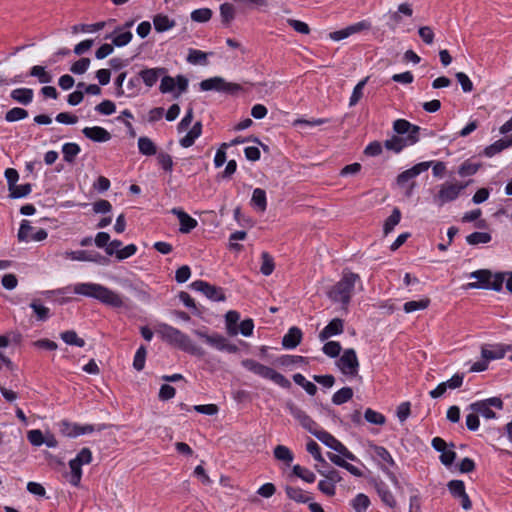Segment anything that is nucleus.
Returning <instances> with one entry per match:
<instances>
[{
  "label": "nucleus",
  "instance_id": "nucleus-1",
  "mask_svg": "<svg viewBox=\"0 0 512 512\" xmlns=\"http://www.w3.org/2000/svg\"><path fill=\"white\" fill-rule=\"evenodd\" d=\"M156 333L162 341L194 356H204V350L197 346L190 337L169 324L160 323L156 327Z\"/></svg>",
  "mask_w": 512,
  "mask_h": 512
},
{
  "label": "nucleus",
  "instance_id": "nucleus-2",
  "mask_svg": "<svg viewBox=\"0 0 512 512\" xmlns=\"http://www.w3.org/2000/svg\"><path fill=\"white\" fill-rule=\"evenodd\" d=\"M73 292L78 295L94 298L113 308H121L124 306V298L122 295L98 283H76L73 286Z\"/></svg>",
  "mask_w": 512,
  "mask_h": 512
},
{
  "label": "nucleus",
  "instance_id": "nucleus-3",
  "mask_svg": "<svg viewBox=\"0 0 512 512\" xmlns=\"http://www.w3.org/2000/svg\"><path fill=\"white\" fill-rule=\"evenodd\" d=\"M359 280L358 274L344 272L342 278L329 290L328 297L333 302L341 303L343 307H347L351 301L355 284Z\"/></svg>",
  "mask_w": 512,
  "mask_h": 512
},
{
  "label": "nucleus",
  "instance_id": "nucleus-4",
  "mask_svg": "<svg viewBox=\"0 0 512 512\" xmlns=\"http://www.w3.org/2000/svg\"><path fill=\"white\" fill-rule=\"evenodd\" d=\"M242 366L255 375L271 380L282 388L289 389L291 387V382L284 375L254 359L243 360Z\"/></svg>",
  "mask_w": 512,
  "mask_h": 512
},
{
  "label": "nucleus",
  "instance_id": "nucleus-5",
  "mask_svg": "<svg viewBox=\"0 0 512 512\" xmlns=\"http://www.w3.org/2000/svg\"><path fill=\"white\" fill-rule=\"evenodd\" d=\"M60 432L67 437L75 438L80 435L90 434L94 431H102L106 428L105 424H99L97 426L91 424L81 425L78 423H72L67 420H62L58 424Z\"/></svg>",
  "mask_w": 512,
  "mask_h": 512
},
{
  "label": "nucleus",
  "instance_id": "nucleus-6",
  "mask_svg": "<svg viewBox=\"0 0 512 512\" xmlns=\"http://www.w3.org/2000/svg\"><path fill=\"white\" fill-rule=\"evenodd\" d=\"M467 184L462 183H444L440 185L439 191L433 197V202L442 207L446 203L455 201Z\"/></svg>",
  "mask_w": 512,
  "mask_h": 512
},
{
  "label": "nucleus",
  "instance_id": "nucleus-7",
  "mask_svg": "<svg viewBox=\"0 0 512 512\" xmlns=\"http://www.w3.org/2000/svg\"><path fill=\"white\" fill-rule=\"evenodd\" d=\"M200 89L202 91H217L227 94H235L239 92L242 87L240 84L227 82L224 78L215 76L200 82Z\"/></svg>",
  "mask_w": 512,
  "mask_h": 512
},
{
  "label": "nucleus",
  "instance_id": "nucleus-8",
  "mask_svg": "<svg viewBox=\"0 0 512 512\" xmlns=\"http://www.w3.org/2000/svg\"><path fill=\"white\" fill-rule=\"evenodd\" d=\"M337 366L347 377H355L359 372V360L353 348L345 349L337 361Z\"/></svg>",
  "mask_w": 512,
  "mask_h": 512
},
{
  "label": "nucleus",
  "instance_id": "nucleus-9",
  "mask_svg": "<svg viewBox=\"0 0 512 512\" xmlns=\"http://www.w3.org/2000/svg\"><path fill=\"white\" fill-rule=\"evenodd\" d=\"M492 407L501 410L503 408V401L501 398L491 397L473 402L469 405L470 410L481 414L486 419H494L496 417V413L491 409Z\"/></svg>",
  "mask_w": 512,
  "mask_h": 512
},
{
  "label": "nucleus",
  "instance_id": "nucleus-10",
  "mask_svg": "<svg viewBox=\"0 0 512 512\" xmlns=\"http://www.w3.org/2000/svg\"><path fill=\"white\" fill-rule=\"evenodd\" d=\"M194 334L219 351L235 352L237 349L235 345L229 344L227 339L218 333L209 335L206 329H197L194 330Z\"/></svg>",
  "mask_w": 512,
  "mask_h": 512
},
{
  "label": "nucleus",
  "instance_id": "nucleus-11",
  "mask_svg": "<svg viewBox=\"0 0 512 512\" xmlns=\"http://www.w3.org/2000/svg\"><path fill=\"white\" fill-rule=\"evenodd\" d=\"M48 233L43 228L31 226L28 220H22L18 230L17 238L20 242H40L47 238Z\"/></svg>",
  "mask_w": 512,
  "mask_h": 512
},
{
  "label": "nucleus",
  "instance_id": "nucleus-12",
  "mask_svg": "<svg viewBox=\"0 0 512 512\" xmlns=\"http://www.w3.org/2000/svg\"><path fill=\"white\" fill-rule=\"evenodd\" d=\"M373 451L376 457L381 462V470L388 476V478L394 483L397 484L398 480L396 475L390 470L391 468L396 467V462L394 461L391 453L383 446L374 445Z\"/></svg>",
  "mask_w": 512,
  "mask_h": 512
},
{
  "label": "nucleus",
  "instance_id": "nucleus-13",
  "mask_svg": "<svg viewBox=\"0 0 512 512\" xmlns=\"http://www.w3.org/2000/svg\"><path fill=\"white\" fill-rule=\"evenodd\" d=\"M190 287L203 293L208 299L216 302L225 301L226 296L221 287L211 285L210 283L203 280H196L191 283Z\"/></svg>",
  "mask_w": 512,
  "mask_h": 512
},
{
  "label": "nucleus",
  "instance_id": "nucleus-14",
  "mask_svg": "<svg viewBox=\"0 0 512 512\" xmlns=\"http://www.w3.org/2000/svg\"><path fill=\"white\" fill-rule=\"evenodd\" d=\"M512 350V345L494 343L483 344L481 346V358H485L488 362L503 359L508 351Z\"/></svg>",
  "mask_w": 512,
  "mask_h": 512
},
{
  "label": "nucleus",
  "instance_id": "nucleus-15",
  "mask_svg": "<svg viewBox=\"0 0 512 512\" xmlns=\"http://www.w3.org/2000/svg\"><path fill=\"white\" fill-rule=\"evenodd\" d=\"M289 413L300 423V425L313 434V431L319 427V425L300 407L293 403L287 404Z\"/></svg>",
  "mask_w": 512,
  "mask_h": 512
},
{
  "label": "nucleus",
  "instance_id": "nucleus-16",
  "mask_svg": "<svg viewBox=\"0 0 512 512\" xmlns=\"http://www.w3.org/2000/svg\"><path fill=\"white\" fill-rule=\"evenodd\" d=\"M432 163H433L432 161L420 162V163H417L416 165H414L413 167L401 172L397 176V184L400 187H405L410 181H412L414 178H416L422 172L427 171L430 168Z\"/></svg>",
  "mask_w": 512,
  "mask_h": 512
},
{
  "label": "nucleus",
  "instance_id": "nucleus-17",
  "mask_svg": "<svg viewBox=\"0 0 512 512\" xmlns=\"http://www.w3.org/2000/svg\"><path fill=\"white\" fill-rule=\"evenodd\" d=\"M420 137L407 135L405 137L392 136L390 139L384 141V147L394 153H400L405 147L412 146L419 141Z\"/></svg>",
  "mask_w": 512,
  "mask_h": 512
},
{
  "label": "nucleus",
  "instance_id": "nucleus-18",
  "mask_svg": "<svg viewBox=\"0 0 512 512\" xmlns=\"http://www.w3.org/2000/svg\"><path fill=\"white\" fill-rule=\"evenodd\" d=\"M171 213L177 216L180 227L179 231L183 234L190 233L193 229H195L198 225V222L195 218L191 217L188 213H186L181 208H173Z\"/></svg>",
  "mask_w": 512,
  "mask_h": 512
},
{
  "label": "nucleus",
  "instance_id": "nucleus-19",
  "mask_svg": "<svg viewBox=\"0 0 512 512\" xmlns=\"http://www.w3.org/2000/svg\"><path fill=\"white\" fill-rule=\"evenodd\" d=\"M167 70L165 68H162V67H155V68H145V69H142L138 75L140 77V80L143 81V83L148 87V88H151L153 87L158 79L166 74Z\"/></svg>",
  "mask_w": 512,
  "mask_h": 512
},
{
  "label": "nucleus",
  "instance_id": "nucleus-20",
  "mask_svg": "<svg viewBox=\"0 0 512 512\" xmlns=\"http://www.w3.org/2000/svg\"><path fill=\"white\" fill-rule=\"evenodd\" d=\"M344 331V321L340 318L332 319L319 333V339L325 341L332 336L340 335Z\"/></svg>",
  "mask_w": 512,
  "mask_h": 512
},
{
  "label": "nucleus",
  "instance_id": "nucleus-21",
  "mask_svg": "<svg viewBox=\"0 0 512 512\" xmlns=\"http://www.w3.org/2000/svg\"><path fill=\"white\" fill-rule=\"evenodd\" d=\"M470 278L477 279V282L468 283L469 288H483V289H489L490 286V280L493 277V273L488 269H479L476 271H473L469 275Z\"/></svg>",
  "mask_w": 512,
  "mask_h": 512
},
{
  "label": "nucleus",
  "instance_id": "nucleus-22",
  "mask_svg": "<svg viewBox=\"0 0 512 512\" xmlns=\"http://www.w3.org/2000/svg\"><path fill=\"white\" fill-rule=\"evenodd\" d=\"M82 133L86 138L98 143H104L111 139V134L100 126L85 127Z\"/></svg>",
  "mask_w": 512,
  "mask_h": 512
},
{
  "label": "nucleus",
  "instance_id": "nucleus-23",
  "mask_svg": "<svg viewBox=\"0 0 512 512\" xmlns=\"http://www.w3.org/2000/svg\"><path fill=\"white\" fill-rule=\"evenodd\" d=\"M374 487L383 504L390 508H395L397 506V502L392 491L384 481L376 482Z\"/></svg>",
  "mask_w": 512,
  "mask_h": 512
},
{
  "label": "nucleus",
  "instance_id": "nucleus-24",
  "mask_svg": "<svg viewBox=\"0 0 512 512\" xmlns=\"http://www.w3.org/2000/svg\"><path fill=\"white\" fill-rule=\"evenodd\" d=\"M303 333L300 328L293 326L289 328L287 333L282 338V346L285 349H294L302 341Z\"/></svg>",
  "mask_w": 512,
  "mask_h": 512
},
{
  "label": "nucleus",
  "instance_id": "nucleus-25",
  "mask_svg": "<svg viewBox=\"0 0 512 512\" xmlns=\"http://www.w3.org/2000/svg\"><path fill=\"white\" fill-rule=\"evenodd\" d=\"M393 130L398 135H413L419 137L421 128L417 125L410 123L406 119H397L393 122Z\"/></svg>",
  "mask_w": 512,
  "mask_h": 512
},
{
  "label": "nucleus",
  "instance_id": "nucleus-26",
  "mask_svg": "<svg viewBox=\"0 0 512 512\" xmlns=\"http://www.w3.org/2000/svg\"><path fill=\"white\" fill-rule=\"evenodd\" d=\"M401 14L411 17L413 15V9L409 3H401L398 6L397 11L389 13L390 22H388V26L391 30H395L397 25L401 22Z\"/></svg>",
  "mask_w": 512,
  "mask_h": 512
},
{
  "label": "nucleus",
  "instance_id": "nucleus-27",
  "mask_svg": "<svg viewBox=\"0 0 512 512\" xmlns=\"http://www.w3.org/2000/svg\"><path fill=\"white\" fill-rule=\"evenodd\" d=\"M312 435H314L324 445H326L327 447L333 449L336 452L339 450V448L343 444L338 439H336L331 433H329L326 430L322 429L320 426L316 429V431H313Z\"/></svg>",
  "mask_w": 512,
  "mask_h": 512
},
{
  "label": "nucleus",
  "instance_id": "nucleus-28",
  "mask_svg": "<svg viewBox=\"0 0 512 512\" xmlns=\"http://www.w3.org/2000/svg\"><path fill=\"white\" fill-rule=\"evenodd\" d=\"M285 492L290 500H293L297 503H309L313 499L311 494L304 491L300 487L287 485L285 487Z\"/></svg>",
  "mask_w": 512,
  "mask_h": 512
},
{
  "label": "nucleus",
  "instance_id": "nucleus-29",
  "mask_svg": "<svg viewBox=\"0 0 512 512\" xmlns=\"http://www.w3.org/2000/svg\"><path fill=\"white\" fill-rule=\"evenodd\" d=\"M10 97L22 105H28L33 101L34 92L31 88H17L11 91Z\"/></svg>",
  "mask_w": 512,
  "mask_h": 512
},
{
  "label": "nucleus",
  "instance_id": "nucleus-30",
  "mask_svg": "<svg viewBox=\"0 0 512 512\" xmlns=\"http://www.w3.org/2000/svg\"><path fill=\"white\" fill-rule=\"evenodd\" d=\"M212 55V53H206L202 50L190 48L188 50V55L186 57V61L192 65H208V56Z\"/></svg>",
  "mask_w": 512,
  "mask_h": 512
},
{
  "label": "nucleus",
  "instance_id": "nucleus-31",
  "mask_svg": "<svg viewBox=\"0 0 512 512\" xmlns=\"http://www.w3.org/2000/svg\"><path fill=\"white\" fill-rule=\"evenodd\" d=\"M512 146V135L507 139H499L484 149V155L493 157L504 149Z\"/></svg>",
  "mask_w": 512,
  "mask_h": 512
},
{
  "label": "nucleus",
  "instance_id": "nucleus-32",
  "mask_svg": "<svg viewBox=\"0 0 512 512\" xmlns=\"http://www.w3.org/2000/svg\"><path fill=\"white\" fill-rule=\"evenodd\" d=\"M29 306L33 310L37 321L45 322L50 318V309L44 306L39 299L32 300Z\"/></svg>",
  "mask_w": 512,
  "mask_h": 512
},
{
  "label": "nucleus",
  "instance_id": "nucleus-33",
  "mask_svg": "<svg viewBox=\"0 0 512 512\" xmlns=\"http://www.w3.org/2000/svg\"><path fill=\"white\" fill-rule=\"evenodd\" d=\"M154 28L157 32L162 33L175 27L176 22L167 15L157 14L153 17Z\"/></svg>",
  "mask_w": 512,
  "mask_h": 512
},
{
  "label": "nucleus",
  "instance_id": "nucleus-34",
  "mask_svg": "<svg viewBox=\"0 0 512 512\" xmlns=\"http://www.w3.org/2000/svg\"><path fill=\"white\" fill-rule=\"evenodd\" d=\"M80 152L81 148L77 143L68 142L62 146L63 159L67 163H73Z\"/></svg>",
  "mask_w": 512,
  "mask_h": 512
},
{
  "label": "nucleus",
  "instance_id": "nucleus-35",
  "mask_svg": "<svg viewBox=\"0 0 512 512\" xmlns=\"http://www.w3.org/2000/svg\"><path fill=\"white\" fill-rule=\"evenodd\" d=\"M277 363L282 367H292L296 365L307 364V358L300 355H282L277 359Z\"/></svg>",
  "mask_w": 512,
  "mask_h": 512
},
{
  "label": "nucleus",
  "instance_id": "nucleus-36",
  "mask_svg": "<svg viewBox=\"0 0 512 512\" xmlns=\"http://www.w3.org/2000/svg\"><path fill=\"white\" fill-rule=\"evenodd\" d=\"M138 149L142 155L152 156L157 154V147L155 143L146 136H142L138 139Z\"/></svg>",
  "mask_w": 512,
  "mask_h": 512
},
{
  "label": "nucleus",
  "instance_id": "nucleus-37",
  "mask_svg": "<svg viewBox=\"0 0 512 512\" xmlns=\"http://www.w3.org/2000/svg\"><path fill=\"white\" fill-rule=\"evenodd\" d=\"M251 204L259 211L264 212L267 208V197L265 190L261 188H255L253 190Z\"/></svg>",
  "mask_w": 512,
  "mask_h": 512
},
{
  "label": "nucleus",
  "instance_id": "nucleus-38",
  "mask_svg": "<svg viewBox=\"0 0 512 512\" xmlns=\"http://www.w3.org/2000/svg\"><path fill=\"white\" fill-rule=\"evenodd\" d=\"M370 504L369 497L364 493H358L350 502L355 512H366Z\"/></svg>",
  "mask_w": 512,
  "mask_h": 512
},
{
  "label": "nucleus",
  "instance_id": "nucleus-39",
  "mask_svg": "<svg viewBox=\"0 0 512 512\" xmlns=\"http://www.w3.org/2000/svg\"><path fill=\"white\" fill-rule=\"evenodd\" d=\"M275 459L290 465L294 459L293 452L284 445H277L273 451Z\"/></svg>",
  "mask_w": 512,
  "mask_h": 512
},
{
  "label": "nucleus",
  "instance_id": "nucleus-40",
  "mask_svg": "<svg viewBox=\"0 0 512 512\" xmlns=\"http://www.w3.org/2000/svg\"><path fill=\"white\" fill-rule=\"evenodd\" d=\"M60 338L67 344L71 346L76 347H84L85 346V340L83 338H80L76 331L74 330H67L60 333Z\"/></svg>",
  "mask_w": 512,
  "mask_h": 512
},
{
  "label": "nucleus",
  "instance_id": "nucleus-41",
  "mask_svg": "<svg viewBox=\"0 0 512 512\" xmlns=\"http://www.w3.org/2000/svg\"><path fill=\"white\" fill-rule=\"evenodd\" d=\"M106 25L105 21H100L94 24H76L72 26V33L78 34L80 32L83 33H93L102 30Z\"/></svg>",
  "mask_w": 512,
  "mask_h": 512
},
{
  "label": "nucleus",
  "instance_id": "nucleus-42",
  "mask_svg": "<svg viewBox=\"0 0 512 512\" xmlns=\"http://www.w3.org/2000/svg\"><path fill=\"white\" fill-rule=\"evenodd\" d=\"M430 305V299L425 297L420 300H411L407 301L403 305V310L406 313H412L419 310H424L428 308Z\"/></svg>",
  "mask_w": 512,
  "mask_h": 512
},
{
  "label": "nucleus",
  "instance_id": "nucleus-43",
  "mask_svg": "<svg viewBox=\"0 0 512 512\" xmlns=\"http://www.w3.org/2000/svg\"><path fill=\"white\" fill-rule=\"evenodd\" d=\"M353 389L351 387H343L335 392L332 396V402L335 405H342L350 401L353 397Z\"/></svg>",
  "mask_w": 512,
  "mask_h": 512
},
{
  "label": "nucleus",
  "instance_id": "nucleus-44",
  "mask_svg": "<svg viewBox=\"0 0 512 512\" xmlns=\"http://www.w3.org/2000/svg\"><path fill=\"white\" fill-rule=\"evenodd\" d=\"M69 467L71 470L69 483L75 487H78L82 478V465L76 462L74 459H71L69 461Z\"/></svg>",
  "mask_w": 512,
  "mask_h": 512
},
{
  "label": "nucleus",
  "instance_id": "nucleus-45",
  "mask_svg": "<svg viewBox=\"0 0 512 512\" xmlns=\"http://www.w3.org/2000/svg\"><path fill=\"white\" fill-rule=\"evenodd\" d=\"M491 239L492 236L488 232H473L466 236V242L472 246L489 243Z\"/></svg>",
  "mask_w": 512,
  "mask_h": 512
},
{
  "label": "nucleus",
  "instance_id": "nucleus-46",
  "mask_svg": "<svg viewBox=\"0 0 512 512\" xmlns=\"http://www.w3.org/2000/svg\"><path fill=\"white\" fill-rule=\"evenodd\" d=\"M292 473L307 483H313L316 480V476L311 470L299 464L293 466Z\"/></svg>",
  "mask_w": 512,
  "mask_h": 512
},
{
  "label": "nucleus",
  "instance_id": "nucleus-47",
  "mask_svg": "<svg viewBox=\"0 0 512 512\" xmlns=\"http://www.w3.org/2000/svg\"><path fill=\"white\" fill-rule=\"evenodd\" d=\"M29 75L37 77L40 83L46 84L52 81V75L46 71L44 66L35 65L30 68Z\"/></svg>",
  "mask_w": 512,
  "mask_h": 512
},
{
  "label": "nucleus",
  "instance_id": "nucleus-48",
  "mask_svg": "<svg viewBox=\"0 0 512 512\" xmlns=\"http://www.w3.org/2000/svg\"><path fill=\"white\" fill-rule=\"evenodd\" d=\"M400 220H401V212L398 208H395L392 211L391 215L385 220V223L383 226L384 234L387 235L390 232H392L393 229L395 228V226L399 224Z\"/></svg>",
  "mask_w": 512,
  "mask_h": 512
},
{
  "label": "nucleus",
  "instance_id": "nucleus-49",
  "mask_svg": "<svg viewBox=\"0 0 512 512\" xmlns=\"http://www.w3.org/2000/svg\"><path fill=\"white\" fill-rule=\"evenodd\" d=\"M240 319V313L235 310H230L225 315L226 327L231 335H235L238 333L237 330V322Z\"/></svg>",
  "mask_w": 512,
  "mask_h": 512
},
{
  "label": "nucleus",
  "instance_id": "nucleus-50",
  "mask_svg": "<svg viewBox=\"0 0 512 512\" xmlns=\"http://www.w3.org/2000/svg\"><path fill=\"white\" fill-rule=\"evenodd\" d=\"M368 79H369V77H365L364 79L360 80L354 87L352 94L350 96V99H349L350 107L355 106L360 101V99L363 97V90H364L365 85L368 82Z\"/></svg>",
  "mask_w": 512,
  "mask_h": 512
},
{
  "label": "nucleus",
  "instance_id": "nucleus-51",
  "mask_svg": "<svg viewBox=\"0 0 512 512\" xmlns=\"http://www.w3.org/2000/svg\"><path fill=\"white\" fill-rule=\"evenodd\" d=\"M364 418L367 422L374 425H384L386 423V417L384 414L375 411L371 408H367L364 412Z\"/></svg>",
  "mask_w": 512,
  "mask_h": 512
},
{
  "label": "nucleus",
  "instance_id": "nucleus-52",
  "mask_svg": "<svg viewBox=\"0 0 512 512\" xmlns=\"http://www.w3.org/2000/svg\"><path fill=\"white\" fill-rule=\"evenodd\" d=\"M213 12L210 8H199L191 12V20L198 23L208 22L212 18Z\"/></svg>",
  "mask_w": 512,
  "mask_h": 512
},
{
  "label": "nucleus",
  "instance_id": "nucleus-53",
  "mask_svg": "<svg viewBox=\"0 0 512 512\" xmlns=\"http://www.w3.org/2000/svg\"><path fill=\"white\" fill-rule=\"evenodd\" d=\"M261 267L260 271L263 275L269 276L273 273L275 264L273 257L268 252H263L261 254Z\"/></svg>",
  "mask_w": 512,
  "mask_h": 512
},
{
  "label": "nucleus",
  "instance_id": "nucleus-54",
  "mask_svg": "<svg viewBox=\"0 0 512 512\" xmlns=\"http://www.w3.org/2000/svg\"><path fill=\"white\" fill-rule=\"evenodd\" d=\"M147 350L144 345H141L135 352L133 359V368L137 371H142L145 367Z\"/></svg>",
  "mask_w": 512,
  "mask_h": 512
},
{
  "label": "nucleus",
  "instance_id": "nucleus-55",
  "mask_svg": "<svg viewBox=\"0 0 512 512\" xmlns=\"http://www.w3.org/2000/svg\"><path fill=\"white\" fill-rule=\"evenodd\" d=\"M220 16H221L222 23L224 25H229L235 16L234 6L230 3L221 4L220 5Z\"/></svg>",
  "mask_w": 512,
  "mask_h": 512
},
{
  "label": "nucleus",
  "instance_id": "nucleus-56",
  "mask_svg": "<svg viewBox=\"0 0 512 512\" xmlns=\"http://www.w3.org/2000/svg\"><path fill=\"white\" fill-rule=\"evenodd\" d=\"M28 117V111L24 108L14 107L5 114L7 122H16Z\"/></svg>",
  "mask_w": 512,
  "mask_h": 512
},
{
  "label": "nucleus",
  "instance_id": "nucleus-57",
  "mask_svg": "<svg viewBox=\"0 0 512 512\" xmlns=\"http://www.w3.org/2000/svg\"><path fill=\"white\" fill-rule=\"evenodd\" d=\"M10 191V197L11 198H22V197H26L27 195H29L32 191V186L30 183H26V184H21V185H17L15 184L14 187H12V189H9Z\"/></svg>",
  "mask_w": 512,
  "mask_h": 512
},
{
  "label": "nucleus",
  "instance_id": "nucleus-58",
  "mask_svg": "<svg viewBox=\"0 0 512 512\" xmlns=\"http://www.w3.org/2000/svg\"><path fill=\"white\" fill-rule=\"evenodd\" d=\"M342 350L341 344L338 341H328L324 344L322 351L325 355L336 358L340 355Z\"/></svg>",
  "mask_w": 512,
  "mask_h": 512
},
{
  "label": "nucleus",
  "instance_id": "nucleus-59",
  "mask_svg": "<svg viewBox=\"0 0 512 512\" xmlns=\"http://www.w3.org/2000/svg\"><path fill=\"white\" fill-rule=\"evenodd\" d=\"M157 162L165 172L171 173L173 171V159L168 153L159 152L157 154Z\"/></svg>",
  "mask_w": 512,
  "mask_h": 512
},
{
  "label": "nucleus",
  "instance_id": "nucleus-60",
  "mask_svg": "<svg viewBox=\"0 0 512 512\" xmlns=\"http://www.w3.org/2000/svg\"><path fill=\"white\" fill-rule=\"evenodd\" d=\"M64 257L66 259H69L72 261L89 262L90 261V251H86V250L66 251L64 253Z\"/></svg>",
  "mask_w": 512,
  "mask_h": 512
},
{
  "label": "nucleus",
  "instance_id": "nucleus-61",
  "mask_svg": "<svg viewBox=\"0 0 512 512\" xmlns=\"http://www.w3.org/2000/svg\"><path fill=\"white\" fill-rule=\"evenodd\" d=\"M448 490L454 498L466 493L465 484L462 480H451L447 484Z\"/></svg>",
  "mask_w": 512,
  "mask_h": 512
},
{
  "label": "nucleus",
  "instance_id": "nucleus-62",
  "mask_svg": "<svg viewBox=\"0 0 512 512\" xmlns=\"http://www.w3.org/2000/svg\"><path fill=\"white\" fill-rule=\"evenodd\" d=\"M478 169H479L478 164H475L469 160H466L460 165V167L458 169V174L461 177L472 176L478 171Z\"/></svg>",
  "mask_w": 512,
  "mask_h": 512
},
{
  "label": "nucleus",
  "instance_id": "nucleus-63",
  "mask_svg": "<svg viewBox=\"0 0 512 512\" xmlns=\"http://www.w3.org/2000/svg\"><path fill=\"white\" fill-rule=\"evenodd\" d=\"M133 38V34L131 31L127 30L125 32L119 33L112 38V45L116 47H124L128 45Z\"/></svg>",
  "mask_w": 512,
  "mask_h": 512
},
{
  "label": "nucleus",
  "instance_id": "nucleus-64",
  "mask_svg": "<svg viewBox=\"0 0 512 512\" xmlns=\"http://www.w3.org/2000/svg\"><path fill=\"white\" fill-rule=\"evenodd\" d=\"M90 66L89 58H81L78 61L74 62L70 67V71L74 74L81 75L84 74Z\"/></svg>",
  "mask_w": 512,
  "mask_h": 512
}]
</instances>
